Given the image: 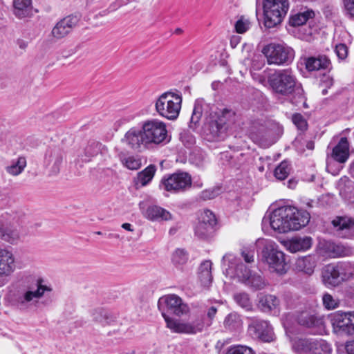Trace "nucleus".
<instances>
[{
  "mask_svg": "<svg viewBox=\"0 0 354 354\" xmlns=\"http://www.w3.org/2000/svg\"><path fill=\"white\" fill-rule=\"evenodd\" d=\"M318 261L319 257L316 254L301 257L297 259L295 267L299 272L311 275L315 271Z\"/></svg>",
  "mask_w": 354,
  "mask_h": 354,
  "instance_id": "23",
  "label": "nucleus"
},
{
  "mask_svg": "<svg viewBox=\"0 0 354 354\" xmlns=\"http://www.w3.org/2000/svg\"><path fill=\"white\" fill-rule=\"evenodd\" d=\"M165 123L158 119H149L140 124V128L132 127L122 138L128 148L139 152L167 142Z\"/></svg>",
  "mask_w": 354,
  "mask_h": 354,
  "instance_id": "1",
  "label": "nucleus"
},
{
  "mask_svg": "<svg viewBox=\"0 0 354 354\" xmlns=\"http://www.w3.org/2000/svg\"><path fill=\"white\" fill-rule=\"evenodd\" d=\"M156 171V166L150 165L142 171L137 174L134 179L135 186L137 189L148 185L153 179Z\"/></svg>",
  "mask_w": 354,
  "mask_h": 354,
  "instance_id": "30",
  "label": "nucleus"
},
{
  "mask_svg": "<svg viewBox=\"0 0 354 354\" xmlns=\"http://www.w3.org/2000/svg\"><path fill=\"white\" fill-rule=\"evenodd\" d=\"M250 27V21L241 17L235 24V29L238 33L245 32Z\"/></svg>",
  "mask_w": 354,
  "mask_h": 354,
  "instance_id": "49",
  "label": "nucleus"
},
{
  "mask_svg": "<svg viewBox=\"0 0 354 354\" xmlns=\"http://www.w3.org/2000/svg\"><path fill=\"white\" fill-rule=\"evenodd\" d=\"M97 145L93 142L92 145L86 149V153L90 156H94L97 152Z\"/></svg>",
  "mask_w": 354,
  "mask_h": 354,
  "instance_id": "54",
  "label": "nucleus"
},
{
  "mask_svg": "<svg viewBox=\"0 0 354 354\" xmlns=\"http://www.w3.org/2000/svg\"><path fill=\"white\" fill-rule=\"evenodd\" d=\"M292 121L297 128L304 131L307 129L308 123L305 118L300 113H295L292 116Z\"/></svg>",
  "mask_w": 354,
  "mask_h": 354,
  "instance_id": "48",
  "label": "nucleus"
},
{
  "mask_svg": "<svg viewBox=\"0 0 354 354\" xmlns=\"http://www.w3.org/2000/svg\"><path fill=\"white\" fill-rule=\"evenodd\" d=\"M203 105L196 102L194 104V109L190 119L189 127L192 129H195L201 119L203 115Z\"/></svg>",
  "mask_w": 354,
  "mask_h": 354,
  "instance_id": "44",
  "label": "nucleus"
},
{
  "mask_svg": "<svg viewBox=\"0 0 354 354\" xmlns=\"http://www.w3.org/2000/svg\"><path fill=\"white\" fill-rule=\"evenodd\" d=\"M223 325L226 330L237 331L242 328L243 321L239 314L231 313L225 318Z\"/></svg>",
  "mask_w": 354,
  "mask_h": 354,
  "instance_id": "34",
  "label": "nucleus"
},
{
  "mask_svg": "<svg viewBox=\"0 0 354 354\" xmlns=\"http://www.w3.org/2000/svg\"><path fill=\"white\" fill-rule=\"evenodd\" d=\"M315 16L312 10H307L303 12L297 13L290 17L289 24L291 26H299L306 24V22Z\"/></svg>",
  "mask_w": 354,
  "mask_h": 354,
  "instance_id": "35",
  "label": "nucleus"
},
{
  "mask_svg": "<svg viewBox=\"0 0 354 354\" xmlns=\"http://www.w3.org/2000/svg\"><path fill=\"white\" fill-rule=\"evenodd\" d=\"M222 266L227 276L236 278L239 282L252 290H263L268 286L261 274L251 270L232 254H227L223 257Z\"/></svg>",
  "mask_w": 354,
  "mask_h": 354,
  "instance_id": "3",
  "label": "nucleus"
},
{
  "mask_svg": "<svg viewBox=\"0 0 354 354\" xmlns=\"http://www.w3.org/2000/svg\"><path fill=\"white\" fill-rule=\"evenodd\" d=\"M122 227L127 231H129V232L133 231V228L131 224L128 223H123L122 225Z\"/></svg>",
  "mask_w": 354,
  "mask_h": 354,
  "instance_id": "58",
  "label": "nucleus"
},
{
  "mask_svg": "<svg viewBox=\"0 0 354 354\" xmlns=\"http://www.w3.org/2000/svg\"><path fill=\"white\" fill-rule=\"evenodd\" d=\"M120 160L122 165L130 170H138L142 166L141 158L138 156H120Z\"/></svg>",
  "mask_w": 354,
  "mask_h": 354,
  "instance_id": "40",
  "label": "nucleus"
},
{
  "mask_svg": "<svg viewBox=\"0 0 354 354\" xmlns=\"http://www.w3.org/2000/svg\"><path fill=\"white\" fill-rule=\"evenodd\" d=\"M142 214L145 218L151 221L171 219L170 212L157 205L149 206L145 211H142Z\"/></svg>",
  "mask_w": 354,
  "mask_h": 354,
  "instance_id": "27",
  "label": "nucleus"
},
{
  "mask_svg": "<svg viewBox=\"0 0 354 354\" xmlns=\"http://www.w3.org/2000/svg\"><path fill=\"white\" fill-rule=\"evenodd\" d=\"M248 332L254 338L265 342H272L275 338L273 328L270 322L256 317L251 318Z\"/></svg>",
  "mask_w": 354,
  "mask_h": 354,
  "instance_id": "15",
  "label": "nucleus"
},
{
  "mask_svg": "<svg viewBox=\"0 0 354 354\" xmlns=\"http://www.w3.org/2000/svg\"><path fill=\"white\" fill-rule=\"evenodd\" d=\"M182 97L173 92H165L156 100L155 109L158 114L166 119L174 120L179 115Z\"/></svg>",
  "mask_w": 354,
  "mask_h": 354,
  "instance_id": "8",
  "label": "nucleus"
},
{
  "mask_svg": "<svg viewBox=\"0 0 354 354\" xmlns=\"http://www.w3.org/2000/svg\"><path fill=\"white\" fill-rule=\"evenodd\" d=\"M226 354H256L254 351L249 346L245 345H234L230 346Z\"/></svg>",
  "mask_w": 354,
  "mask_h": 354,
  "instance_id": "47",
  "label": "nucleus"
},
{
  "mask_svg": "<svg viewBox=\"0 0 354 354\" xmlns=\"http://www.w3.org/2000/svg\"><path fill=\"white\" fill-rule=\"evenodd\" d=\"M96 234L100 235V234H102V232H97Z\"/></svg>",
  "mask_w": 354,
  "mask_h": 354,
  "instance_id": "64",
  "label": "nucleus"
},
{
  "mask_svg": "<svg viewBox=\"0 0 354 354\" xmlns=\"http://www.w3.org/2000/svg\"><path fill=\"white\" fill-rule=\"evenodd\" d=\"M322 281L327 287H335L342 281L335 264H328L322 270Z\"/></svg>",
  "mask_w": 354,
  "mask_h": 354,
  "instance_id": "22",
  "label": "nucleus"
},
{
  "mask_svg": "<svg viewBox=\"0 0 354 354\" xmlns=\"http://www.w3.org/2000/svg\"><path fill=\"white\" fill-rule=\"evenodd\" d=\"M0 236L3 241L11 244L17 243L20 239L19 232L16 229L10 227L3 229L1 232Z\"/></svg>",
  "mask_w": 354,
  "mask_h": 354,
  "instance_id": "43",
  "label": "nucleus"
},
{
  "mask_svg": "<svg viewBox=\"0 0 354 354\" xmlns=\"http://www.w3.org/2000/svg\"><path fill=\"white\" fill-rule=\"evenodd\" d=\"M288 9V0H263L265 26L271 28L280 24Z\"/></svg>",
  "mask_w": 354,
  "mask_h": 354,
  "instance_id": "9",
  "label": "nucleus"
},
{
  "mask_svg": "<svg viewBox=\"0 0 354 354\" xmlns=\"http://www.w3.org/2000/svg\"><path fill=\"white\" fill-rule=\"evenodd\" d=\"M290 165L286 161H282L274 169V176L280 180L286 179L290 172Z\"/></svg>",
  "mask_w": 354,
  "mask_h": 354,
  "instance_id": "45",
  "label": "nucleus"
},
{
  "mask_svg": "<svg viewBox=\"0 0 354 354\" xmlns=\"http://www.w3.org/2000/svg\"><path fill=\"white\" fill-rule=\"evenodd\" d=\"M331 158L336 162L344 164L349 158V144L346 138H342L339 142L333 148Z\"/></svg>",
  "mask_w": 354,
  "mask_h": 354,
  "instance_id": "26",
  "label": "nucleus"
},
{
  "mask_svg": "<svg viewBox=\"0 0 354 354\" xmlns=\"http://www.w3.org/2000/svg\"><path fill=\"white\" fill-rule=\"evenodd\" d=\"M233 298L235 302L246 311L252 310V303L248 293L245 292H237L234 295Z\"/></svg>",
  "mask_w": 354,
  "mask_h": 354,
  "instance_id": "42",
  "label": "nucleus"
},
{
  "mask_svg": "<svg viewBox=\"0 0 354 354\" xmlns=\"http://www.w3.org/2000/svg\"><path fill=\"white\" fill-rule=\"evenodd\" d=\"M260 82L262 83V84H265L266 83V80L264 78L263 79H261L260 80Z\"/></svg>",
  "mask_w": 354,
  "mask_h": 354,
  "instance_id": "60",
  "label": "nucleus"
},
{
  "mask_svg": "<svg viewBox=\"0 0 354 354\" xmlns=\"http://www.w3.org/2000/svg\"><path fill=\"white\" fill-rule=\"evenodd\" d=\"M258 247H263L261 259L266 263L271 272L282 274L286 272V263L284 253L279 250L278 245L272 240L259 239Z\"/></svg>",
  "mask_w": 354,
  "mask_h": 354,
  "instance_id": "6",
  "label": "nucleus"
},
{
  "mask_svg": "<svg viewBox=\"0 0 354 354\" xmlns=\"http://www.w3.org/2000/svg\"><path fill=\"white\" fill-rule=\"evenodd\" d=\"M220 193V189L214 187L203 190L201 194V198L203 200H210L216 197Z\"/></svg>",
  "mask_w": 354,
  "mask_h": 354,
  "instance_id": "50",
  "label": "nucleus"
},
{
  "mask_svg": "<svg viewBox=\"0 0 354 354\" xmlns=\"http://www.w3.org/2000/svg\"><path fill=\"white\" fill-rule=\"evenodd\" d=\"M189 255L184 249L178 248L172 254L171 262L178 268H181L188 261Z\"/></svg>",
  "mask_w": 354,
  "mask_h": 354,
  "instance_id": "41",
  "label": "nucleus"
},
{
  "mask_svg": "<svg viewBox=\"0 0 354 354\" xmlns=\"http://www.w3.org/2000/svg\"><path fill=\"white\" fill-rule=\"evenodd\" d=\"M336 265L342 281L354 277V264L351 262H339Z\"/></svg>",
  "mask_w": 354,
  "mask_h": 354,
  "instance_id": "38",
  "label": "nucleus"
},
{
  "mask_svg": "<svg viewBox=\"0 0 354 354\" xmlns=\"http://www.w3.org/2000/svg\"><path fill=\"white\" fill-rule=\"evenodd\" d=\"M343 3L346 15L354 19V0H343Z\"/></svg>",
  "mask_w": 354,
  "mask_h": 354,
  "instance_id": "51",
  "label": "nucleus"
},
{
  "mask_svg": "<svg viewBox=\"0 0 354 354\" xmlns=\"http://www.w3.org/2000/svg\"><path fill=\"white\" fill-rule=\"evenodd\" d=\"M333 331L338 335H354V311H337L328 316Z\"/></svg>",
  "mask_w": 354,
  "mask_h": 354,
  "instance_id": "13",
  "label": "nucleus"
},
{
  "mask_svg": "<svg viewBox=\"0 0 354 354\" xmlns=\"http://www.w3.org/2000/svg\"><path fill=\"white\" fill-rule=\"evenodd\" d=\"M289 96H291L290 101L293 104L302 106L304 108L308 107L304 96V91L301 84H299L295 88H294V91Z\"/></svg>",
  "mask_w": 354,
  "mask_h": 354,
  "instance_id": "39",
  "label": "nucleus"
},
{
  "mask_svg": "<svg viewBox=\"0 0 354 354\" xmlns=\"http://www.w3.org/2000/svg\"><path fill=\"white\" fill-rule=\"evenodd\" d=\"M345 350L347 354H354V340L346 343Z\"/></svg>",
  "mask_w": 354,
  "mask_h": 354,
  "instance_id": "55",
  "label": "nucleus"
},
{
  "mask_svg": "<svg viewBox=\"0 0 354 354\" xmlns=\"http://www.w3.org/2000/svg\"><path fill=\"white\" fill-rule=\"evenodd\" d=\"M322 304L326 309L333 310L339 307V301L326 292L322 296Z\"/></svg>",
  "mask_w": 354,
  "mask_h": 354,
  "instance_id": "46",
  "label": "nucleus"
},
{
  "mask_svg": "<svg viewBox=\"0 0 354 354\" xmlns=\"http://www.w3.org/2000/svg\"><path fill=\"white\" fill-rule=\"evenodd\" d=\"M313 240L310 236H295L285 242L286 249L292 252L306 251L312 246Z\"/></svg>",
  "mask_w": 354,
  "mask_h": 354,
  "instance_id": "24",
  "label": "nucleus"
},
{
  "mask_svg": "<svg viewBox=\"0 0 354 354\" xmlns=\"http://www.w3.org/2000/svg\"><path fill=\"white\" fill-rule=\"evenodd\" d=\"M15 270V257L12 252L5 248H0V287L8 283V278Z\"/></svg>",
  "mask_w": 354,
  "mask_h": 354,
  "instance_id": "17",
  "label": "nucleus"
},
{
  "mask_svg": "<svg viewBox=\"0 0 354 354\" xmlns=\"http://www.w3.org/2000/svg\"><path fill=\"white\" fill-rule=\"evenodd\" d=\"M211 324H212V322H208L207 323V326H210V325H211Z\"/></svg>",
  "mask_w": 354,
  "mask_h": 354,
  "instance_id": "63",
  "label": "nucleus"
},
{
  "mask_svg": "<svg viewBox=\"0 0 354 354\" xmlns=\"http://www.w3.org/2000/svg\"><path fill=\"white\" fill-rule=\"evenodd\" d=\"M268 65L288 66L295 58V50L284 43L272 42L261 50Z\"/></svg>",
  "mask_w": 354,
  "mask_h": 354,
  "instance_id": "7",
  "label": "nucleus"
},
{
  "mask_svg": "<svg viewBox=\"0 0 354 354\" xmlns=\"http://www.w3.org/2000/svg\"><path fill=\"white\" fill-rule=\"evenodd\" d=\"M310 214L294 206H281L274 209L270 216V225L279 233L299 230L310 221Z\"/></svg>",
  "mask_w": 354,
  "mask_h": 354,
  "instance_id": "2",
  "label": "nucleus"
},
{
  "mask_svg": "<svg viewBox=\"0 0 354 354\" xmlns=\"http://www.w3.org/2000/svg\"><path fill=\"white\" fill-rule=\"evenodd\" d=\"M268 83L272 91L283 96H289L300 84L291 68L265 71Z\"/></svg>",
  "mask_w": 354,
  "mask_h": 354,
  "instance_id": "5",
  "label": "nucleus"
},
{
  "mask_svg": "<svg viewBox=\"0 0 354 354\" xmlns=\"http://www.w3.org/2000/svg\"><path fill=\"white\" fill-rule=\"evenodd\" d=\"M14 15L19 19L29 17L32 9V0H13Z\"/></svg>",
  "mask_w": 354,
  "mask_h": 354,
  "instance_id": "31",
  "label": "nucleus"
},
{
  "mask_svg": "<svg viewBox=\"0 0 354 354\" xmlns=\"http://www.w3.org/2000/svg\"><path fill=\"white\" fill-rule=\"evenodd\" d=\"M337 234L342 238L354 237V219L348 216H337L332 221Z\"/></svg>",
  "mask_w": 354,
  "mask_h": 354,
  "instance_id": "21",
  "label": "nucleus"
},
{
  "mask_svg": "<svg viewBox=\"0 0 354 354\" xmlns=\"http://www.w3.org/2000/svg\"><path fill=\"white\" fill-rule=\"evenodd\" d=\"M162 315L167 324V327L172 332L176 333L195 335L201 333L205 326L202 317L192 318L187 321H182L171 318L164 312H162Z\"/></svg>",
  "mask_w": 354,
  "mask_h": 354,
  "instance_id": "10",
  "label": "nucleus"
},
{
  "mask_svg": "<svg viewBox=\"0 0 354 354\" xmlns=\"http://www.w3.org/2000/svg\"><path fill=\"white\" fill-rule=\"evenodd\" d=\"M327 250L332 257H344L354 254V247L347 244L328 243Z\"/></svg>",
  "mask_w": 354,
  "mask_h": 354,
  "instance_id": "29",
  "label": "nucleus"
},
{
  "mask_svg": "<svg viewBox=\"0 0 354 354\" xmlns=\"http://www.w3.org/2000/svg\"><path fill=\"white\" fill-rule=\"evenodd\" d=\"M164 306L167 313L178 317L186 315L189 310L187 304L184 303L182 299L176 295H168L160 298L158 301V308L162 313L164 312L166 314L165 310L162 309Z\"/></svg>",
  "mask_w": 354,
  "mask_h": 354,
  "instance_id": "16",
  "label": "nucleus"
},
{
  "mask_svg": "<svg viewBox=\"0 0 354 354\" xmlns=\"http://www.w3.org/2000/svg\"><path fill=\"white\" fill-rule=\"evenodd\" d=\"M212 263L210 261H205L198 268V278L204 286H208L212 281Z\"/></svg>",
  "mask_w": 354,
  "mask_h": 354,
  "instance_id": "33",
  "label": "nucleus"
},
{
  "mask_svg": "<svg viewBox=\"0 0 354 354\" xmlns=\"http://www.w3.org/2000/svg\"><path fill=\"white\" fill-rule=\"evenodd\" d=\"M299 324L307 328H318L322 326L323 319L317 316L313 310H306L297 316Z\"/></svg>",
  "mask_w": 354,
  "mask_h": 354,
  "instance_id": "25",
  "label": "nucleus"
},
{
  "mask_svg": "<svg viewBox=\"0 0 354 354\" xmlns=\"http://www.w3.org/2000/svg\"><path fill=\"white\" fill-rule=\"evenodd\" d=\"M312 203H313V201H309V202H308V203H306V205H307L308 207H313Z\"/></svg>",
  "mask_w": 354,
  "mask_h": 354,
  "instance_id": "59",
  "label": "nucleus"
},
{
  "mask_svg": "<svg viewBox=\"0 0 354 354\" xmlns=\"http://www.w3.org/2000/svg\"><path fill=\"white\" fill-rule=\"evenodd\" d=\"M79 20L76 15H69L63 18L52 29V36L57 39L64 38L77 25Z\"/></svg>",
  "mask_w": 354,
  "mask_h": 354,
  "instance_id": "20",
  "label": "nucleus"
},
{
  "mask_svg": "<svg viewBox=\"0 0 354 354\" xmlns=\"http://www.w3.org/2000/svg\"><path fill=\"white\" fill-rule=\"evenodd\" d=\"M27 162L24 157H19L16 160H12V163L6 167V171L14 176L19 175L24 170Z\"/></svg>",
  "mask_w": 354,
  "mask_h": 354,
  "instance_id": "37",
  "label": "nucleus"
},
{
  "mask_svg": "<svg viewBox=\"0 0 354 354\" xmlns=\"http://www.w3.org/2000/svg\"><path fill=\"white\" fill-rule=\"evenodd\" d=\"M256 306L263 313L276 315L280 310V299L274 295L261 293L257 296Z\"/></svg>",
  "mask_w": 354,
  "mask_h": 354,
  "instance_id": "19",
  "label": "nucleus"
},
{
  "mask_svg": "<svg viewBox=\"0 0 354 354\" xmlns=\"http://www.w3.org/2000/svg\"><path fill=\"white\" fill-rule=\"evenodd\" d=\"M288 183H289V186H290V185H292V181H291V180H289Z\"/></svg>",
  "mask_w": 354,
  "mask_h": 354,
  "instance_id": "62",
  "label": "nucleus"
},
{
  "mask_svg": "<svg viewBox=\"0 0 354 354\" xmlns=\"http://www.w3.org/2000/svg\"><path fill=\"white\" fill-rule=\"evenodd\" d=\"M216 219L212 212L205 209L201 212L195 227V234L200 239L208 237L214 230Z\"/></svg>",
  "mask_w": 354,
  "mask_h": 354,
  "instance_id": "18",
  "label": "nucleus"
},
{
  "mask_svg": "<svg viewBox=\"0 0 354 354\" xmlns=\"http://www.w3.org/2000/svg\"><path fill=\"white\" fill-rule=\"evenodd\" d=\"M93 320L102 326L109 325L113 321L107 310L102 308L95 309L92 313Z\"/></svg>",
  "mask_w": 354,
  "mask_h": 354,
  "instance_id": "36",
  "label": "nucleus"
},
{
  "mask_svg": "<svg viewBox=\"0 0 354 354\" xmlns=\"http://www.w3.org/2000/svg\"><path fill=\"white\" fill-rule=\"evenodd\" d=\"M192 177L187 172H176L161 180V185L169 192H184L192 187Z\"/></svg>",
  "mask_w": 354,
  "mask_h": 354,
  "instance_id": "14",
  "label": "nucleus"
},
{
  "mask_svg": "<svg viewBox=\"0 0 354 354\" xmlns=\"http://www.w3.org/2000/svg\"><path fill=\"white\" fill-rule=\"evenodd\" d=\"M216 312H217V309L216 307L214 306H212L211 308H209L207 312V317L212 320L215 315L216 314Z\"/></svg>",
  "mask_w": 354,
  "mask_h": 354,
  "instance_id": "56",
  "label": "nucleus"
},
{
  "mask_svg": "<svg viewBox=\"0 0 354 354\" xmlns=\"http://www.w3.org/2000/svg\"><path fill=\"white\" fill-rule=\"evenodd\" d=\"M242 257L245 261L248 263L254 262V252L253 250H244L242 252Z\"/></svg>",
  "mask_w": 354,
  "mask_h": 354,
  "instance_id": "53",
  "label": "nucleus"
},
{
  "mask_svg": "<svg viewBox=\"0 0 354 354\" xmlns=\"http://www.w3.org/2000/svg\"><path fill=\"white\" fill-rule=\"evenodd\" d=\"M293 348L297 354H330L332 351L326 341L314 337L298 338Z\"/></svg>",
  "mask_w": 354,
  "mask_h": 354,
  "instance_id": "12",
  "label": "nucleus"
},
{
  "mask_svg": "<svg viewBox=\"0 0 354 354\" xmlns=\"http://www.w3.org/2000/svg\"><path fill=\"white\" fill-rule=\"evenodd\" d=\"M46 161L50 167L51 173L57 174L63 161V153L59 149L51 150L46 155Z\"/></svg>",
  "mask_w": 354,
  "mask_h": 354,
  "instance_id": "32",
  "label": "nucleus"
},
{
  "mask_svg": "<svg viewBox=\"0 0 354 354\" xmlns=\"http://www.w3.org/2000/svg\"><path fill=\"white\" fill-rule=\"evenodd\" d=\"M36 289L28 288L22 292L15 299V304L20 310H26L35 306L42 298L46 292H50V286L43 284V279H38L36 281Z\"/></svg>",
  "mask_w": 354,
  "mask_h": 354,
  "instance_id": "11",
  "label": "nucleus"
},
{
  "mask_svg": "<svg viewBox=\"0 0 354 354\" xmlns=\"http://www.w3.org/2000/svg\"><path fill=\"white\" fill-rule=\"evenodd\" d=\"M335 51L337 54V56L340 59H344V58H346L348 54L347 47L344 44H337L335 47Z\"/></svg>",
  "mask_w": 354,
  "mask_h": 354,
  "instance_id": "52",
  "label": "nucleus"
},
{
  "mask_svg": "<svg viewBox=\"0 0 354 354\" xmlns=\"http://www.w3.org/2000/svg\"><path fill=\"white\" fill-rule=\"evenodd\" d=\"M288 183H289V186H290V185H292V181H291V180H289Z\"/></svg>",
  "mask_w": 354,
  "mask_h": 354,
  "instance_id": "61",
  "label": "nucleus"
},
{
  "mask_svg": "<svg viewBox=\"0 0 354 354\" xmlns=\"http://www.w3.org/2000/svg\"><path fill=\"white\" fill-rule=\"evenodd\" d=\"M235 113L232 110L223 109L219 113H206L203 125V136L209 142L223 140L227 134L230 122H233Z\"/></svg>",
  "mask_w": 354,
  "mask_h": 354,
  "instance_id": "4",
  "label": "nucleus"
},
{
  "mask_svg": "<svg viewBox=\"0 0 354 354\" xmlns=\"http://www.w3.org/2000/svg\"><path fill=\"white\" fill-rule=\"evenodd\" d=\"M17 44L18 45L19 48L21 49H23V50L26 49L28 44L27 41L21 39H17Z\"/></svg>",
  "mask_w": 354,
  "mask_h": 354,
  "instance_id": "57",
  "label": "nucleus"
},
{
  "mask_svg": "<svg viewBox=\"0 0 354 354\" xmlns=\"http://www.w3.org/2000/svg\"><path fill=\"white\" fill-rule=\"evenodd\" d=\"M331 67L330 60L326 55L310 57L306 60V68L308 71L330 70Z\"/></svg>",
  "mask_w": 354,
  "mask_h": 354,
  "instance_id": "28",
  "label": "nucleus"
}]
</instances>
